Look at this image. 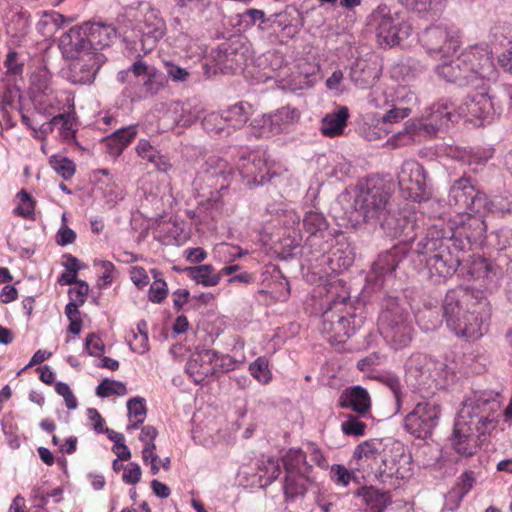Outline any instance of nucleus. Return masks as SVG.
I'll list each match as a JSON object with an SVG mask.
<instances>
[{"mask_svg": "<svg viewBox=\"0 0 512 512\" xmlns=\"http://www.w3.org/2000/svg\"><path fill=\"white\" fill-rule=\"evenodd\" d=\"M354 459L364 477L381 483L399 486L414 473L412 455L400 441H364L356 447Z\"/></svg>", "mask_w": 512, "mask_h": 512, "instance_id": "obj_1", "label": "nucleus"}, {"mask_svg": "<svg viewBox=\"0 0 512 512\" xmlns=\"http://www.w3.org/2000/svg\"><path fill=\"white\" fill-rule=\"evenodd\" d=\"M443 317L458 337L479 339L492 315V307L482 291L463 288L449 290L443 300Z\"/></svg>", "mask_w": 512, "mask_h": 512, "instance_id": "obj_2", "label": "nucleus"}, {"mask_svg": "<svg viewBox=\"0 0 512 512\" xmlns=\"http://www.w3.org/2000/svg\"><path fill=\"white\" fill-rule=\"evenodd\" d=\"M436 72L448 82L460 86L482 87L485 80L496 74L492 60V51L488 45H472L451 61L441 60Z\"/></svg>", "mask_w": 512, "mask_h": 512, "instance_id": "obj_3", "label": "nucleus"}, {"mask_svg": "<svg viewBox=\"0 0 512 512\" xmlns=\"http://www.w3.org/2000/svg\"><path fill=\"white\" fill-rule=\"evenodd\" d=\"M390 194L379 181L369 180L360 186L354 204L364 221L379 224L391 237H408L406 230L413 225L406 218H397L391 213Z\"/></svg>", "mask_w": 512, "mask_h": 512, "instance_id": "obj_4", "label": "nucleus"}, {"mask_svg": "<svg viewBox=\"0 0 512 512\" xmlns=\"http://www.w3.org/2000/svg\"><path fill=\"white\" fill-rule=\"evenodd\" d=\"M340 283H328L327 294L332 297L321 315L320 332L331 344L345 343L362 326L363 321L355 314L347 292L338 293Z\"/></svg>", "mask_w": 512, "mask_h": 512, "instance_id": "obj_5", "label": "nucleus"}, {"mask_svg": "<svg viewBox=\"0 0 512 512\" xmlns=\"http://www.w3.org/2000/svg\"><path fill=\"white\" fill-rule=\"evenodd\" d=\"M452 240L431 232L418 243V252L425 255L426 267L431 278H447L452 276L461 263L458 250H451Z\"/></svg>", "mask_w": 512, "mask_h": 512, "instance_id": "obj_6", "label": "nucleus"}, {"mask_svg": "<svg viewBox=\"0 0 512 512\" xmlns=\"http://www.w3.org/2000/svg\"><path fill=\"white\" fill-rule=\"evenodd\" d=\"M378 327L385 341L396 350L409 346L413 339L412 320L409 314L397 304H392L381 312Z\"/></svg>", "mask_w": 512, "mask_h": 512, "instance_id": "obj_7", "label": "nucleus"}, {"mask_svg": "<svg viewBox=\"0 0 512 512\" xmlns=\"http://www.w3.org/2000/svg\"><path fill=\"white\" fill-rule=\"evenodd\" d=\"M500 409V402L490 393H475L466 399L458 413L457 421L476 427L478 434H485L489 427L495 426L494 414Z\"/></svg>", "mask_w": 512, "mask_h": 512, "instance_id": "obj_8", "label": "nucleus"}, {"mask_svg": "<svg viewBox=\"0 0 512 512\" xmlns=\"http://www.w3.org/2000/svg\"><path fill=\"white\" fill-rule=\"evenodd\" d=\"M420 42L432 58L444 60L458 50L461 45V35L456 29L436 25L425 29Z\"/></svg>", "mask_w": 512, "mask_h": 512, "instance_id": "obj_9", "label": "nucleus"}, {"mask_svg": "<svg viewBox=\"0 0 512 512\" xmlns=\"http://www.w3.org/2000/svg\"><path fill=\"white\" fill-rule=\"evenodd\" d=\"M452 245L458 250H466L485 238L487 226L482 216L471 213H458L449 222Z\"/></svg>", "mask_w": 512, "mask_h": 512, "instance_id": "obj_10", "label": "nucleus"}, {"mask_svg": "<svg viewBox=\"0 0 512 512\" xmlns=\"http://www.w3.org/2000/svg\"><path fill=\"white\" fill-rule=\"evenodd\" d=\"M439 415L440 406L435 401L423 399L406 415L404 428L414 437L426 439L437 426Z\"/></svg>", "mask_w": 512, "mask_h": 512, "instance_id": "obj_11", "label": "nucleus"}, {"mask_svg": "<svg viewBox=\"0 0 512 512\" xmlns=\"http://www.w3.org/2000/svg\"><path fill=\"white\" fill-rule=\"evenodd\" d=\"M374 17L377 20V38L381 45L389 47L399 45L407 39L412 31V26L401 13L391 14L386 12V7L379 8Z\"/></svg>", "mask_w": 512, "mask_h": 512, "instance_id": "obj_12", "label": "nucleus"}, {"mask_svg": "<svg viewBox=\"0 0 512 512\" xmlns=\"http://www.w3.org/2000/svg\"><path fill=\"white\" fill-rule=\"evenodd\" d=\"M401 195L413 202L427 199L426 177L423 166L415 160H407L401 165L397 175Z\"/></svg>", "mask_w": 512, "mask_h": 512, "instance_id": "obj_13", "label": "nucleus"}, {"mask_svg": "<svg viewBox=\"0 0 512 512\" xmlns=\"http://www.w3.org/2000/svg\"><path fill=\"white\" fill-rule=\"evenodd\" d=\"M300 111L290 105L280 107L273 113L255 119V127H259L260 136L270 137L288 131L291 126L298 123Z\"/></svg>", "mask_w": 512, "mask_h": 512, "instance_id": "obj_14", "label": "nucleus"}, {"mask_svg": "<svg viewBox=\"0 0 512 512\" xmlns=\"http://www.w3.org/2000/svg\"><path fill=\"white\" fill-rule=\"evenodd\" d=\"M68 67L67 79L73 84H90L106 57L99 52H85L77 58H71Z\"/></svg>", "mask_w": 512, "mask_h": 512, "instance_id": "obj_15", "label": "nucleus"}, {"mask_svg": "<svg viewBox=\"0 0 512 512\" xmlns=\"http://www.w3.org/2000/svg\"><path fill=\"white\" fill-rule=\"evenodd\" d=\"M237 170L247 184L262 185L275 176L271 172L268 157L265 152H251L242 156L237 162Z\"/></svg>", "mask_w": 512, "mask_h": 512, "instance_id": "obj_16", "label": "nucleus"}, {"mask_svg": "<svg viewBox=\"0 0 512 512\" xmlns=\"http://www.w3.org/2000/svg\"><path fill=\"white\" fill-rule=\"evenodd\" d=\"M158 70L154 66L148 65L142 58H138L128 69L121 70L117 73V80L120 83H126L130 74L136 78H142L140 96L154 95L159 90L157 82Z\"/></svg>", "mask_w": 512, "mask_h": 512, "instance_id": "obj_17", "label": "nucleus"}, {"mask_svg": "<svg viewBox=\"0 0 512 512\" xmlns=\"http://www.w3.org/2000/svg\"><path fill=\"white\" fill-rule=\"evenodd\" d=\"M33 103L39 113L54 116L56 113L66 112V108L73 109L74 97L67 91L52 90L46 94H35Z\"/></svg>", "mask_w": 512, "mask_h": 512, "instance_id": "obj_18", "label": "nucleus"}, {"mask_svg": "<svg viewBox=\"0 0 512 512\" xmlns=\"http://www.w3.org/2000/svg\"><path fill=\"white\" fill-rule=\"evenodd\" d=\"M215 357L216 351L210 349H203L191 354L185 369L196 384L203 383L208 377L215 374L213 368Z\"/></svg>", "mask_w": 512, "mask_h": 512, "instance_id": "obj_19", "label": "nucleus"}, {"mask_svg": "<svg viewBox=\"0 0 512 512\" xmlns=\"http://www.w3.org/2000/svg\"><path fill=\"white\" fill-rule=\"evenodd\" d=\"M476 427L468 425L466 422L455 421L451 442L453 449L457 454L463 457H471L477 452L478 443Z\"/></svg>", "mask_w": 512, "mask_h": 512, "instance_id": "obj_20", "label": "nucleus"}, {"mask_svg": "<svg viewBox=\"0 0 512 512\" xmlns=\"http://www.w3.org/2000/svg\"><path fill=\"white\" fill-rule=\"evenodd\" d=\"M59 47L64 57L68 59L77 58L85 52H92L89 48L84 25L72 27L68 32L64 33L60 37Z\"/></svg>", "mask_w": 512, "mask_h": 512, "instance_id": "obj_21", "label": "nucleus"}, {"mask_svg": "<svg viewBox=\"0 0 512 512\" xmlns=\"http://www.w3.org/2000/svg\"><path fill=\"white\" fill-rule=\"evenodd\" d=\"M339 406L351 409L358 417H365L371 409V398L368 391L361 386H352L342 391Z\"/></svg>", "mask_w": 512, "mask_h": 512, "instance_id": "obj_22", "label": "nucleus"}, {"mask_svg": "<svg viewBox=\"0 0 512 512\" xmlns=\"http://www.w3.org/2000/svg\"><path fill=\"white\" fill-rule=\"evenodd\" d=\"M89 48L92 52L108 47L116 38V29L111 25L102 23L84 24Z\"/></svg>", "mask_w": 512, "mask_h": 512, "instance_id": "obj_23", "label": "nucleus"}, {"mask_svg": "<svg viewBox=\"0 0 512 512\" xmlns=\"http://www.w3.org/2000/svg\"><path fill=\"white\" fill-rule=\"evenodd\" d=\"M493 110L492 101L486 91L468 96L463 105L460 106V113L477 119L489 118Z\"/></svg>", "mask_w": 512, "mask_h": 512, "instance_id": "obj_24", "label": "nucleus"}, {"mask_svg": "<svg viewBox=\"0 0 512 512\" xmlns=\"http://www.w3.org/2000/svg\"><path fill=\"white\" fill-rule=\"evenodd\" d=\"M453 104L448 99H440L430 109L424 124L428 131L436 133L442 127L448 126L453 121Z\"/></svg>", "mask_w": 512, "mask_h": 512, "instance_id": "obj_25", "label": "nucleus"}, {"mask_svg": "<svg viewBox=\"0 0 512 512\" xmlns=\"http://www.w3.org/2000/svg\"><path fill=\"white\" fill-rule=\"evenodd\" d=\"M205 173L208 178L215 179V185L220 189L227 187L234 176V171L229 163L218 156H211L207 159Z\"/></svg>", "mask_w": 512, "mask_h": 512, "instance_id": "obj_26", "label": "nucleus"}, {"mask_svg": "<svg viewBox=\"0 0 512 512\" xmlns=\"http://www.w3.org/2000/svg\"><path fill=\"white\" fill-rule=\"evenodd\" d=\"M365 504L366 512H383L391 503V495L389 492H382L372 486L362 487L356 494Z\"/></svg>", "mask_w": 512, "mask_h": 512, "instance_id": "obj_27", "label": "nucleus"}, {"mask_svg": "<svg viewBox=\"0 0 512 512\" xmlns=\"http://www.w3.org/2000/svg\"><path fill=\"white\" fill-rule=\"evenodd\" d=\"M315 481V477L312 472H297V473H285L284 482V493L289 499H294L298 496H303L308 485Z\"/></svg>", "mask_w": 512, "mask_h": 512, "instance_id": "obj_28", "label": "nucleus"}, {"mask_svg": "<svg viewBox=\"0 0 512 512\" xmlns=\"http://www.w3.org/2000/svg\"><path fill=\"white\" fill-rule=\"evenodd\" d=\"M377 78L376 68L365 60H357L350 68L351 81L361 89L373 86Z\"/></svg>", "mask_w": 512, "mask_h": 512, "instance_id": "obj_29", "label": "nucleus"}, {"mask_svg": "<svg viewBox=\"0 0 512 512\" xmlns=\"http://www.w3.org/2000/svg\"><path fill=\"white\" fill-rule=\"evenodd\" d=\"M137 136V126L121 128L106 138L109 153L119 156Z\"/></svg>", "mask_w": 512, "mask_h": 512, "instance_id": "obj_30", "label": "nucleus"}, {"mask_svg": "<svg viewBox=\"0 0 512 512\" xmlns=\"http://www.w3.org/2000/svg\"><path fill=\"white\" fill-rule=\"evenodd\" d=\"M349 117L348 108L343 106L335 113L327 114L321 124V132L327 137H336L343 133Z\"/></svg>", "mask_w": 512, "mask_h": 512, "instance_id": "obj_31", "label": "nucleus"}, {"mask_svg": "<svg viewBox=\"0 0 512 512\" xmlns=\"http://www.w3.org/2000/svg\"><path fill=\"white\" fill-rule=\"evenodd\" d=\"M476 189L469 178L461 177L454 181L449 191V203L466 208Z\"/></svg>", "mask_w": 512, "mask_h": 512, "instance_id": "obj_32", "label": "nucleus"}, {"mask_svg": "<svg viewBox=\"0 0 512 512\" xmlns=\"http://www.w3.org/2000/svg\"><path fill=\"white\" fill-rule=\"evenodd\" d=\"M183 271L190 279L205 287H214L221 280V273H215V268L211 264L189 266L184 268Z\"/></svg>", "mask_w": 512, "mask_h": 512, "instance_id": "obj_33", "label": "nucleus"}, {"mask_svg": "<svg viewBox=\"0 0 512 512\" xmlns=\"http://www.w3.org/2000/svg\"><path fill=\"white\" fill-rule=\"evenodd\" d=\"M226 123L231 130L242 128L252 114V106L247 102H239L222 111Z\"/></svg>", "mask_w": 512, "mask_h": 512, "instance_id": "obj_34", "label": "nucleus"}, {"mask_svg": "<svg viewBox=\"0 0 512 512\" xmlns=\"http://www.w3.org/2000/svg\"><path fill=\"white\" fill-rule=\"evenodd\" d=\"M502 202H504V200L501 197H495L493 200H489L485 193L476 190L465 208L466 211L464 213L482 216L484 220L488 213L494 211L492 207L496 203L502 204Z\"/></svg>", "mask_w": 512, "mask_h": 512, "instance_id": "obj_35", "label": "nucleus"}, {"mask_svg": "<svg viewBox=\"0 0 512 512\" xmlns=\"http://www.w3.org/2000/svg\"><path fill=\"white\" fill-rule=\"evenodd\" d=\"M285 473L312 472L307 456L301 449L291 448L282 457Z\"/></svg>", "mask_w": 512, "mask_h": 512, "instance_id": "obj_36", "label": "nucleus"}, {"mask_svg": "<svg viewBox=\"0 0 512 512\" xmlns=\"http://www.w3.org/2000/svg\"><path fill=\"white\" fill-rule=\"evenodd\" d=\"M399 259L395 250L385 251L379 254L377 260L372 265V272L376 277H383L392 273L398 266Z\"/></svg>", "mask_w": 512, "mask_h": 512, "instance_id": "obj_37", "label": "nucleus"}, {"mask_svg": "<svg viewBox=\"0 0 512 512\" xmlns=\"http://www.w3.org/2000/svg\"><path fill=\"white\" fill-rule=\"evenodd\" d=\"M49 165L64 180H70L76 172L75 163L68 157L61 154L50 156Z\"/></svg>", "mask_w": 512, "mask_h": 512, "instance_id": "obj_38", "label": "nucleus"}, {"mask_svg": "<svg viewBox=\"0 0 512 512\" xmlns=\"http://www.w3.org/2000/svg\"><path fill=\"white\" fill-rule=\"evenodd\" d=\"M151 273L153 275L154 281L150 285L148 291V299L152 303L160 304L168 296V285L166 281L161 277V272H159L157 269H152Z\"/></svg>", "mask_w": 512, "mask_h": 512, "instance_id": "obj_39", "label": "nucleus"}, {"mask_svg": "<svg viewBox=\"0 0 512 512\" xmlns=\"http://www.w3.org/2000/svg\"><path fill=\"white\" fill-rule=\"evenodd\" d=\"M202 126L208 133L230 135L232 132L226 123L223 113H209L203 118Z\"/></svg>", "mask_w": 512, "mask_h": 512, "instance_id": "obj_40", "label": "nucleus"}, {"mask_svg": "<svg viewBox=\"0 0 512 512\" xmlns=\"http://www.w3.org/2000/svg\"><path fill=\"white\" fill-rule=\"evenodd\" d=\"M328 227V221L320 212L309 211L303 218V228L310 235L322 234Z\"/></svg>", "mask_w": 512, "mask_h": 512, "instance_id": "obj_41", "label": "nucleus"}, {"mask_svg": "<svg viewBox=\"0 0 512 512\" xmlns=\"http://www.w3.org/2000/svg\"><path fill=\"white\" fill-rule=\"evenodd\" d=\"M127 409L130 419L128 429H137L146 418V406L143 398H132L127 402Z\"/></svg>", "mask_w": 512, "mask_h": 512, "instance_id": "obj_42", "label": "nucleus"}, {"mask_svg": "<svg viewBox=\"0 0 512 512\" xmlns=\"http://www.w3.org/2000/svg\"><path fill=\"white\" fill-rule=\"evenodd\" d=\"M474 483L475 478L473 472H464L458 478L455 486L450 490L449 497L455 499L458 504L473 488Z\"/></svg>", "mask_w": 512, "mask_h": 512, "instance_id": "obj_43", "label": "nucleus"}, {"mask_svg": "<svg viewBox=\"0 0 512 512\" xmlns=\"http://www.w3.org/2000/svg\"><path fill=\"white\" fill-rule=\"evenodd\" d=\"M249 372L261 384H268L272 380V372L269 369V361L266 357L260 356L250 363Z\"/></svg>", "mask_w": 512, "mask_h": 512, "instance_id": "obj_44", "label": "nucleus"}, {"mask_svg": "<svg viewBox=\"0 0 512 512\" xmlns=\"http://www.w3.org/2000/svg\"><path fill=\"white\" fill-rule=\"evenodd\" d=\"M51 78L52 76L50 72L45 68L39 69L35 72L31 78L34 95L46 94L47 92L54 90Z\"/></svg>", "mask_w": 512, "mask_h": 512, "instance_id": "obj_45", "label": "nucleus"}, {"mask_svg": "<svg viewBox=\"0 0 512 512\" xmlns=\"http://www.w3.org/2000/svg\"><path fill=\"white\" fill-rule=\"evenodd\" d=\"M126 393L125 384L116 380L104 379L96 388V395L102 398L112 395L123 396Z\"/></svg>", "mask_w": 512, "mask_h": 512, "instance_id": "obj_46", "label": "nucleus"}, {"mask_svg": "<svg viewBox=\"0 0 512 512\" xmlns=\"http://www.w3.org/2000/svg\"><path fill=\"white\" fill-rule=\"evenodd\" d=\"M18 205L14 209V214L22 218H32L35 209L33 198L22 189L17 194Z\"/></svg>", "mask_w": 512, "mask_h": 512, "instance_id": "obj_47", "label": "nucleus"}, {"mask_svg": "<svg viewBox=\"0 0 512 512\" xmlns=\"http://www.w3.org/2000/svg\"><path fill=\"white\" fill-rule=\"evenodd\" d=\"M158 14L157 10L151 9L149 18H146L148 33L156 40L161 39L166 32L165 21Z\"/></svg>", "mask_w": 512, "mask_h": 512, "instance_id": "obj_48", "label": "nucleus"}, {"mask_svg": "<svg viewBox=\"0 0 512 512\" xmlns=\"http://www.w3.org/2000/svg\"><path fill=\"white\" fill-rule=\"evenodd\" d=\"M52 124L54 126H60V135L64 140H70L75 137V131L73 130V123L69 113L62 112L52 117Z\"/></svg>", "mask_w": 512, "mask_h": 512, "instance_id": "obj_49", "label": "nucleus"}, {"mask_svg": "<svg viewBox=\"0 0 512 512\" xmlns=\"http://www.w3.org/2000/svg\"><path fill=\"white\" fill-rule=\"evenodd\" d=\"M416 317L419 326L425 331L436 330L441 324L438 313L432 310L422 311Z\"/></svg>", "mask_w": 512, "mask_h": 512, "instance_id": "obj_50", "label": "nucleus"}, {"mask_svg": "<svg viewBox=\"0 0 512 512\" xmlns=\"http://www.w3.org/2000/svg\"><path fill=\"white\" fill-rule=\"evenodd\" d=\"M331 480L338 486L346 487L354 478L353 474L344 466L335 464L330 469Z\"/></svg>", "mask_w": 512, "mask_h": 512, "instance_id": "obj_51", "label": "nucleus"}, {"mask_svg": "<svg viewBox=\"0 0 512 512\" xmlns=\"http://www.w3.org/2000/svg\"><path fill=\"white\" fill-rule=\"evenodd\" d=\"M341 427L346 435L362 436L365 433L366 424L357 417L350 415L346 421L342 422Z\"/></svg>", "mask_w": 512, "mask_h": 512, "instance_id": "obj_52", "label": "nucleus"}, {"mask_svg": "<svg viewBox=\"0 0 512 512\" xmlns=\"http://www.w3.org/2000/svg\"><path fill=\"white\" fill-rule=\"evenodd\" d=\"M85 350L91 356L100 357L105 351V345L99 336L95 333H90L85 340Z\"/></svg>", "mask_w": 512, "mask_h": 512, "instance_id": "obj_53", "label": "nucleus"}, {"mask_svg": "<svg viewBox=\"0 0 512 512\" xmlns=\"http://www.w3.org/2000/svg\"><path fill=\"white\" fill-rule=\"evenodd\" d=\"M135 151L140 158L150 163L154 161L155 157L159 154V151L146 139H140L138 141Z\"/></svg>", "mask_w": 512, "mask_h": 512, "instance_id": "obj_54", "label": "nucleus"}, {"mask_svg": "<svg viewBox=\"0 0 512 512\" xmlns=\"http://www.w3.org/2000/svg\"><path fill=\"white\" fill-rule=\"evenodd\" d=\"M88 293L89 285L83 280L77 282V284H75V287L71 288L68 292L70 300L77 302L81 305L85 303Z\"/></svg>", "mask_w": 512, "mask_h": 512, "instance_id": "obj_55", "label": "nucleus"}, {"mask_svg": "<svg viewBox=\"0 0 512 512\" xmlns=\"http://www.w3.org/2000/svg\"><path fill=\"white\" fill-rule=\"evenodd\" d=\"M141 474L140 466L137 463L131 462L124 467L122 479L126 484L135 485L140 481Z\"/></svg>", "mask_w": 512, "mask_h": 512, "instance_id": "obj_56", "label": "nucleus"}, {"mask_svg": "<svg viewBox=\"0 0 512 512\" xmlns=\"http://www.w3.org/2000/svg\"><path fill=\"white\" fill-rule=\"evenodd\" d=\"M130 279L139 289L144 288L149 283V276L141 266H134L130 269Z\"/></svg>", "mask_w": 512, "mask_h": 512, "instance_id": "obj_57", "label": "nucleus"}, {"mask_svg": "<svg viewBox=\"0 0 512 512\" xmlns=\"http://www.w3.org/2000/svg\"><path fill=\"white\" fill-rule=\"evenodd\" d=\"M278 17L279 19L275 21V24L281 28L284 37L288 39L294 38L299 33V28L293 25L286 16L279 15Z\"/></svg>", "mask_w": 512, "mask_h": 512, "instance_id": "obj_58", "label": "nucleus"}, {"mask_svg": "<svg viewBox=\"0 0 512 512\" xmlns=\"http://www.w3.org/2000/svg\"><path fill=\"white\" fill-rule=\"evenodd\" d=\"M165 68L168 76L173 81H186L189 78V72L186 69L174 64L173 62H165Z\"/></svg>", "mask_w": 512, "mask_h": 512, "instance_id": "obj_59", "label": "nucleus"}, {"mask_svg": "<svg viewBox=\"0 0 512 512\" xmlns=\"http://www.w3.org/2000/svg\"><path fill=\"white\" fill-rule=\"evenodd\" d=\"M411 110L409 108H392L383 116V124L397 123L409 116Z\"/></svg>", "mask_w": 512, "mask_h": 512, "instance_id": "obj_60", "label": "nucleus"}, {"mask_svg": "<svg viewBox=\"0 0 512 512\" xmlns=\"http://www.w3.org/2000/svg\"><path fill=\"white\" fill-rule=\"evenodd\" d=\"M132 351L138 354H144L149 349L148 334L137 335L133 333V340L129 342Z\"/></svg>", "mask_w": 512, "mask_h": 512, "instance_id": "obj_61", "label": "nucleus"}, {"mask_svg": "<svg viewBox=\"0 0 512 512\" xmlns=\"http://www.w3.org/2000/svg\"><path fill=\"white\" fill-rule=\"evenodd\" d=\"M400 3L407 9L417 12L424 13L430 10L432 0H399Z\"/></svg>", "mask_w": 512, "mask_h": 512, "instance_id": "obj_62", "label": "nucleus"}, {"mask_svg": "<svg viewBox=\"0 0 512 512\" xmlns=\"http://www.w3.org/2000/svg\"><path fill=\"white\" fill-rule=\"evenodd\" d=\"M76 240V233L69 228L67 225L63 224L61 228L59 229L57 236H56V242L58 245L66 246L69 244L74 243Z\"/></svg>", "mask_w": 512, "mask_h": 512, "instance_id": "obj_63", "label": "nucleus"}, {"mask_svg": "<svg viewBox=\"0 0 512 512\" xmlns=\"http://www.w3.org/2000/svg\"><path fill=\"white\" fill-rule=\"evenodd\" d=\"M18 54L15 51H10L4 62L5 67L7 68V73L18 75L22 73L23 65L17 62Z\"/></svg>", "mask_w": 512, "mask_h": 512, "instance_id": "obj_64", "label": "nucleus"}]
</instances>
